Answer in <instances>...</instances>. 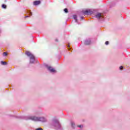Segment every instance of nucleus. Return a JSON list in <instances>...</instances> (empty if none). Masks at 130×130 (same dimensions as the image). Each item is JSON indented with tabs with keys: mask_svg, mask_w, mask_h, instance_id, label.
I'll return each instance as SVG.
<instances>
[{
	"mask_svg": "<svg viewBox=\"0 0 130 130\" xmlns=\"http://www.w3.org/2000/svg\"><path fill=\"white\" fill-rule=\"evenodd\" d=\"M51 126H53L54 128L56 130H62L61 125L59 123V121L57 119H53L51 123Z\"/></svg>",
	"mask_w": 130,
	"mask_h": 130,
	"instance_id": "2",
	"label": "nucleus"
},
{
	"mask_svg": "<svg viewBox=\"0 0 130 130\" xmlns=\"http://www.w3.org/2000/svg\"><path fill=\"white\" fill-rule=\"evenodd\" d=\"M16 118L19 119H25V120H32V121H39L40 122H47L48 119L46 117L36 116L35 115H29L27 116H17Z\"/></svg>",
	"mask_w": 130,
	"mask_h": 130,
	"instance_id": "1",
	"label": "nucleus"
},
{
	"mask_svg": "<svg viewBox=\"0 0 130 130\" xmlns=\"http://www.w3.org/2000/svg\"><path fill=\"white\" fill-rule=\"evenodd\" d=\"M55 41L57 42V41H58L57 39H56V40H55Z\"/></svg>",
	"mask_w": 130,
	"mask_h": 130,
	"instance_id": "22",
	"label": "nucleus"
},
{
	"mask_svg": "<svg viewBox=\"0 0 130 130\" xmlns=\"http://www.w3.org/2000/svg\"><path fill=\"white\" fill-rule=\"evenodd\" d=\"M73 18L75 19L76 23H77L79 24V22L78 21V18H77V15H73Z\"/></svg>",
	"mask_w": 130,
	"mask_h": 130,
	"instance_id": "10",
	"label": "nucleus"
},
{
	"mask_svg": "<svg viewBox=\"0 0 130 130\" xmlns=\"http://www.w3.org/2000/svg\"><path fill=\"white\" fill-rule=\"evenodd\" d=\"M78 127H80V128H82V127H83V125H80L78 126Z\"/></svg>",
	"mask_w": 130,
	"mask_h": 130,
	"instance_id": "18",
	"label": "nucleus"
},
{
	"mask_svg": "<svg viewBox=\"0 0 130 130\" xmlns=\"http://www.w3.org/2000/svg\"><path fill=\"white\" fill-rule=\"evenodd\" d=\"M71 124L72 128H75L76 127V124L74 121H71Z\"/></svg>",
	"mask_w": 130,
	"mask_h": 130,
	"instance_id": "9",
	"label": "nucleus"
},
{
	"mask_svg": "<svg viewBox=\"0 0 130 130\" xmlns=\"http://www.w3.org/2000/svg\"><path fill=\"white\" fill-rule=\"evenodd\" d=\"M36 130H43V129H42V128H38L36 129Z\"/></svg>",
	"mask_w": 130,
	"mask_h": 130,
	"instance_id": "19",
	"label": "nucleus"
},
{
	"mask_svg": "<svg viewBox=\"0 0 130 130\" xmlns=\"http://www.w3.org/2000/svg\"><path fill=\"white\" fill-rule=\"evenodd\" d=\"M83 14L84 15H92L93 14V11H91L90 10H87L83 12Z\"/></svg>",
	"mask_w": 130,
	"mask_h": 130,
	"instance_id": "6",
	"label": "nucleus"
},
{
	"mask_svg": "<svg viewBox=\"0 0 130 130\" xmlns=\"http://www.w3.org/2000/svg\"><path fill=\"white\" fill-rule=\"evenodd\" d=\"M1 64H2V66H6V64H7V62L4 61H1Z\"/></svg>",
	"mask_w": 130,
	"mask_h": 130,
	"instance_id": "11",
	"label": "nucleus"
},
{
	"mask_svg": "<svg viewBox=\"0 0 130 130\" xmlns=\"http://www.w3.org/2000/svg\"><path fill=\"white\" fill-rule=\"evenodd\" d=\"M25 18H29V16H26Z\"/></svg>",
	"mask_w": 130,
	"mask_h": 130,
	"instance_id": "21",
	"label": "nucleus"
},
{
	"mask_svg": "<svg viewBox=\"0 0 130 130\" xmlns=\"http://www.w3.org/2000/svg\"><path fill=\"white\" fill-rule=\"evenodd\" d=\"M68 47H70V45H68Z\"/></svg>",
	"mask_w": 130,
	"mask_h": 130,
	"instance_id": "23",
	"label": "nucleus"
},
{
	"mask_svg": "<svg viewBox=\"0 0 130 130\" xmlns=\"http://www.w3.org/2000/svg\"><path fill=\"white\" fill-rule=\"evenodd\" d=\"M45 67L47 69L48 71L50 72V73H56V70L52 68V67H51V66H49L48 64H46Z\"/></svg>",
	"mask_w": 130,
	"mask_h": 130,
	"instance_id": "4",
	"label": "nucleus"
},
{
	"mask_svg": "<svg viewBox=\"0 0 130 130\" xmlns=\"http://www.w3.org/2000/svg\"><path fill=\"white\" fill-rule=\"evenodd\" d=\"M64 12L65 13H68L69 11L68 10V9L65 8V9H64Z\"/></svg>",
	"mask_w": 130,
	"mask_h": 130,
	"instance_id": "15",
	"label": "nucleus"
},
{
	"mask_svg": "<svg viewBox=\"0 0 130 130\" xmlns=\"http://www.w3.org/2000/svg\"><path fill=\"white\" fill-rule=\"evenodd\" d=\"M7 55H8V53H7V52L3 53V56H7Z\"/></svg>",
	"mask_w": 130,
	"mask_h": 130,
	"instance_id": "13",
	"label": "nucleus"
},
{
	"mask_svg": "<svg viewBox=\"0 0 130 130\" xmlns=\"http://www.w3.org/2000/svg\"><path fill=\"white\" fill-rule=\"evenodd\" d=\"M81 19L82 20H83V19H84V17L81 16Z\"/></svg>",
	"mask_w": 130,
	"mask_h": 130,
	"instance_id": "20",
	"label": "nucleus"
},
{
	"mask_svg": "<svg viewBox=\"0 0 130 130\" xmlns=\"http://www.w3.org/2000/svg\"><path fill=\"white\" fill-rule=\"evenodd\" d=\"M26 54L29 57L30 63H34L36 60H35V56L30 52H26Z\"/></svg>",
	"mask_w": 130,
	"mask_h": 130,
	"instance_id": "3",
	"label": "nucleus"
},
{
	"mask_svg": "<svg viewBox=\"0 0 130 130\" xmlns=\"http://www.w3.org/2000/svg\"><path fill=\"white\" fill-rule=\"evenodd\" d=\"M84 44H85L86 45H89V44H91V40H86L84 42Z\"/></svg>",
	"mask_w": 130,
	"mask_h": 130,
	"instance_id": "7",
	"label": "nucleus"
},
{
	"mask_svg": "<svg viewBox=\"0 0 130 130\" xmlns=\"http://www.w3.org/2000/svg\"><path fill=\"white\" fill-rule=\"evenodd\" d=\"M27 14H28L29 16H32V12H31L30 11L27 12Z\"/></svg>",
	"mask_w": 130,
	"mask_h": 130,
	"instance_id": "14",
	"label": "nucleus"
},
{
	"mask_svg": "<svg viewBox=\"0 0 130 130\" xmlns=\"http://www.w3.org/2000/svg\"><path fill=\"white\" fill-rule=\"evenodd\" d=\"M119 70H123V67H122V66H121V67H119Z\"/></svg>",
	"mask_w": 130,
	"mask_h": 130,
	"instance_id": "17",
	"label": "nucleus"
},
{
	"mask_svg": "<svg viewBox=\"0 0 130 130\" xmlns=\"http://www.w3.org/2000/svg\"><path fill=\"white\" fill-rule=\"evenodd\" d=\"M3 9H7V5H5V4H3L2 6Z\"/></svg>",
	"mask_w": 130,
	"mask_h": 130,
	"instance_id": "12",
	"label": "nucleus"
},
{
	"mask_svg": "<svg viewBox=\"0 0 130 130\" xmlns=\"http://www.w3.org/2000/svg\"><path fill=\"white\" fill-rule=\"evenodd\" d=\"M105 44H106V45H108V44H109V42L106 41V42H105Z\"/></svg>",
	"mask_w": 130,
	"mask_h": 130,
	"instance_id": "16",
	"label": "nucleus"
},
{
	"mask_svg": "<svg viewBox=\"0 0 130 130\" xmlns=\"http://www.w3.org/2000/svg\"><path fill=\"white\" fill-rule=\"evenodd\" d=\"M41 3V2L40 1H35V2H34V6H38V5H40Z\"/></svg>",
	"mask_w": 130,
	"mask_h": 130,
	"instance_id": "8",
	"label": "nucleus"
},
{
	"mask_svg": "<svg viewBox=\"0 0 130 130\" xmlns=\"http://www.w3.org/2000/svg\"><path fill=\"white\" fill-rule=\"evenodd\" d=\"M95 18H96L98 20H101V19L102 20H103L104 17L103 16V15H102V14L99 13L95 15Z\"/></svg>",
	"mask_w": 130,
	"mask_h": 130,
	"instance_id": "5",
	"label": "nucleus"
}]
</instances>
